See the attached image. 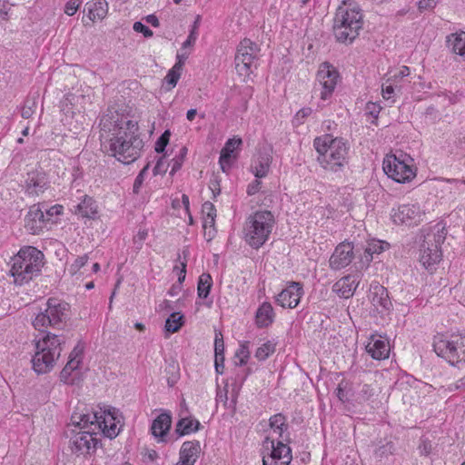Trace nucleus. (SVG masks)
Wrapping results in <instances>:
<instances>
[{
    "mask_svg": "<svg viewBox=\"0 0 465 465\" xmlns=\"http://www.w3.org/2000/svg\"><path fill=\"white\" fill-rule=\"evenodd\" d=\"M384 173L397 183H404L407 180V163L394 154L387 155L382 163Z\"/></svg>",
    "mask_w": 465,
    "mask_h": 465,
    "instance_id": "obj_16",
    "label": "nucleus"
},
{
    "mask_svg": "<svg viewBox=\"0 0 465 465\" xmlns=\"http://www.w3.org/2000/svg\"><path fill=\"white\" fill-rule=\"evenodd\" d=\"M446 233V227L442 223H437L421 231L420 262L430 272H434L442 260L440 246L445 241Z\"/></svg>",
    "mask_w": 465,
    "mask_h": 465,
    "instance_id": "obj_3",
    "label": "nucleus"
},
{
    "mask_svg": "<svg viewBox=\"0 0 465 465\" xmlns=\"http://www.w3.org/2000/svg\"><path fill=\"white\" fill-rule=\"evenodd\" d=\"M70 305L56 298H49L45 312L38 313L33 321L35 330L45 331L48 327L62 329L63 323L68 318Z\"/></svg>",
    "mask_w": 465,
    "mask_h": 465,
    "instance_id": "obj_10",
    "label": "nucleus"
},
{
    "mask_svg": "<svg viewBox=\"0 0 465 465\" xmlns=\"http://www.w3.org/2000/svg\"><path fill=\"white\" fill-rule=\"evenodd\" d=\"M214 224H215V217H213V218H203V228L206 230V229H210L207 232H205V235H208V241H211L213 237H214V234H215V229H214Z\"/></svg>",
    "mask_w": 465,
    "mask_h": 465,
    "instance_id": "obj_45",
    "label": "nucleus"
},
{
    "mask_svg": "<svg viewBox=\"0 0 465 465\" xmlns=\"http://www.w3.org/2000/svg\"><path fill=\"white\" fill-rule=\"evenodd\" d=\"M183 63L180 60L175 63V64L169 70L167 75L165 76L166 83L173 88L178 80L180 79L182 70H183Z\"/></svg>",
    "mask_w": 465,
    "mask_h": 465,
    "instance_id": "obj_35",
    "label": "nucleus"
},
{
    "mask_svg": "<svg viewBox=\"0 0 465 465\" xmlns=\"http://www.w3.org/2000/svg\"><path fill=\"white\" fill-rule=\"evenodd\" d=\"M262 455L263 465H289L292 459V450L288 445L282 441L275 445L270 437L263 440Z\"/></svg>",
    "mask_w": 465,
    "mask_h": 465,
    "instance_id": "obj_12",
    "label": "nucleus"
},
{
    "mask_svg": "<svg viewBox=\"0 0 465 465\" xmlns=\"http://www.w3.org/2000/svg\"><path fill=\"white\" fill-rule=\"evenodd\" d=\"M81 4V0H69L64 7V13L68 15H73L76 13Z\"/></svg>",
    "mask_w": 465,
    "mask_h": 465,
    "instance_id": "obj_51",
    "label": "nucleus"
},
{
    "mask_svg": "<svg viewBox=\"0 0 465 465\" xmlns=\"http://www.w3.org/2000/svg\"><path fill=\"white\" fill-rule=\"evenodd\" d=\"M144 178L142 176V174H138L134 180V185H133V192L134 193H138L140 192V188L143 185Z\"/></svg>",
    "mask_w": 465,
    "mask_h": 465,
    "instance_id": "obj_62",
    "label": "nucleus"
},
{
    "mask_svg": "<svg viewBox=\"0 0 465 465\" xmlns=\"http://www.w3.org/2000/svg\"><path fill=\"white\" fill-rule=\"evenodd\" d=\"M64 342V339L51 332H46L43 338L35 341L36 351L32 358V364L36 373L45 374L54 368L60 357Z\"/></svg>",
    "mask_w": 465,
    "mask_h": 465,
    "instance_id": "obj_5",
    "label": "nucleus"
},
{
    "mask_svg": "<svg viewBox=\"0 0 465 465\" xmlns=\"http://www.w3.org/2000/svg\"><path fill=\"white\" fill-rule=\"evenodd\" d=\"M172 424V416L168 412H163L153 421L151 430L154 437L163 438L168 433Z\"/></svg>",
    "mask_w": 465,
    "mask_h": 465,
    "instance_id": "obj_26",
    "label": "nucleus"
},
{
    "mask_svg": "<svg viewBox=\"0 0 465 465\" xmlns=\"http://www.w3.org/2000/svg\"><path fill=\"white\" fill-rule=\"evenodd\" d=\"M88 255L84 254L83 256H79L75 259L74 262L70 267V272L72 274L76 273L83 266L86 264L88 262Z\"/></svg>",
    "mask_w": 465,
    "mask_h": 465,
    "instance_id": "obj_46",
    "label": "nucleus"
},
{
    "mask_svg": "<svg viewBox=\"0 0 465 465\" xmlns=\"http://www.w3.org/2000/svg\"><path fill=\"white\" fill-rule=\"evenodd\" d=\"M224 369V355H215V370L218 373H223Z\"/></svg>",
    "mask_w": 465,
    "mask_h": 465,
    "instance_id": "obj_58",
    "label": "nucleus"
},
{
    "mask_svg": "<svg viewBox=\"0 0 465 465\" xmlns=\"http://www.w3.org/2000/svg\"><path fill=\"white\" fill-rule=\"evenodd\" d=\"M256 324L259 328L271 325L274 320L273 308L269 302H263L256 312Z\"/></svg>",
    "mask_w": 465,
    "mask_h": 465,
    "instance_id": "obj_28",
    "label": "nucleus"
},
{
    "mask_svg": "<svg viewBox=\"0 0 465 465\" xmlns=\"http://www.w3.org/2000/svg\"><path fill=\"white\" fill-rule=\"evenodd\" d=\"M395 79L391 82L389 79L385 84L382 85V96L384 99H390L391 97V94L394 93L395 89L401 90L402 86H398V78L400 77V80H402L404 77L403 72H400V75H395Z\"/></svg>",
    "mask_w": 465,
    "mask_h": 465,
    "instance_id": "obj_37",
    "label": "nucleus"
},
{
    "mask_svg": "<svg viewBox=\"0 0 465 465\" xmlns=\"http://www.w3.org/2000/svg\"><path fill=\"white\" fill-rule=\"evenodd\" d=\"M433 349L450 365L458 368L465 366V333H439L434 336Z\"/></svg>",
    "mask_w": 465,
    "mask_h": 465,
    "instance_id": "obj_6",
    "label": "nucleus"
},
{
    "mask_svg": "<svg viewBox=\"0 0 465 465\" xmlns=\"http://www.w3.org/2000/svg\"><path fill=\"white\" fill-rule=\"evenodd\" d=\"M339 73L335 67L329 63H322L317 73V80L322 87L321 98L326 100L332 94L337 84Z\"/></svg>",
    "mask_w": 465,
    "mask_h": 465,
    "instance_id": "obj_14",
    "label": "nucleus"
},
{
    "mask_svg": "<svg viewBox=\"0 0 465 465\" xmlns=\"http://www.w3.org/2000/svg\"><path fill=\"white\" fill-rule=\"evenodd\" d=\"M447 47L451 53L465 57V32L451 33L446 39Z\"/></svg>",
    "mask_w": 465,
    "mask_h": 465,
    "instance_id": "obj_27",
    "label": "nucleus"
},
{
    "mask_svg": "<svg viewBox=\"0 0 465 465\" xmlns=\"http://www.w3.org/2000/svg\"><path fill=\"white\" fill-rule=\"evenodd\" d=\"M359 281L353 275H347L340 279L333 285V291L338 293L340 297L348 299L351 297L356 291Z\"/></svg>",
    "mask_w": 465,
    "mask_h": 465,
    "instance_id": "obj_23",
    "label": "nucleus"
},
{
    "mask_svg": "<svg viewBox=\"0 0 465 465\" xmlns=\"http://www.w3.org/2000/svg\"><path fill=\"white\" fill-rule=\"evenodd\" d=\"M261 184L262 183L259 180L253 181L252 183L248 185L247 193L249 195L255 194L259 191Z\"/></svg>",
    "mask_w": 465,
    "mask_h": 465,
    "instance_id": "obj_57",
    "label": "nucleus"
},
{
    "mask_svg": "<svg viewBox=\"0 0 465 465\" xmlns=\"http://www.w3.org/2000/svg\"><path fill=\"white\" fill-rule=\"evenodd\" d=\"M73 371H74L73 370H70V368H68V366L65 365L60 372L61 381H63L66 384H70V385L79 384L82 380L80 377H75V376L71 378Z\"/></svg>",
    "mask_w": 465,
    "mask_h": 465,
    "instance_id": "obj_41",
    "label": "nucleus"
},
{
    "mask_svg": "<svg viewBox=\"0 0 465 465\" xmlns=\"http://www.w3.org/2000/svg\"><path fill=\"white\" fill-rule=\"evenodd\" d=\"M353 249V245L350 242L339 243L330 257V268L338 271L348 266L354 258Z\"/></svg>",
    "mask_w": 465,
    "mask_h": 465,
    "instance_id": "obj_15",
    "label": "nucleus"
},
{
    "mask_svg": "<svg viewBox=\"0 0 465 465\" xmlns=\"http://www.w3.org/2000/svg\"><path fill=\"white\" fill-rule=\"evenodd\" d=\"M372 395V390L368 384H364L361 391V397L362 400L367 401Z\"/></svg>",
    "mask_w": 465,
    "mask_h": 465,
    "instance_id": "obj_61",
    "label": "nucleus"
},
{
    "mask_svg": "<svg viewBox=\"0 0 465 465\" xmlns=\"http://www.w3.org/2000/svg\"><path fill=\"white\" fill-rule=\"evenodd\" d=\"M249 342L246 341L240 345V348L237 350L235 353V357L239 359V365H244L247 363V361L250 357V351L248 348Z\"/></svg>",
    "mask_w": 465,
    "mask_h": 465,
    "instance_id": "obj_42",
    "label": "nucleus"
},
{
    "mask_svg": "<svg viewBox=\"0 0 465 465\" xmlns=\"http://www.w3.org/2000/svg\"><path fill=\"white\" fill-rule=\"evenodd\" d=\"M183 315L180 312H173L165 321V330L168 332L174 333L183 325Z\"/></svg>",
    "mask_w": 465,
    "mask_h": 465,
    "instance_id": "obj_34",
    "label": "nucleus"
},
{
    "mask_svg": "<svg viewBox=\"0 0 465 465\" xmlns=\"http://www.w3.org/2000/svg\"><path fill=\"white\" fill-rule=\"evenodd\" d=\"M124 128L110 138L109 151L119 162L129 164L140 157L144 143L138 134L137 122L128 121Z\"/></svg>",
    "mask_w": 465,
    "mask_h": 465,
    "instance_id": "obj_1",
    "label": "nucleus"
},
{
    "mask_svg": "<svg viewBox=\"0 0 465 465\" xmlns=\"http://www.w3.org/2000/svg\"><path fill=\"white\" fill-rule=\"evenodd\" d=\"M275 351V344L272 341H267L260 346L255 352V357L259 361L266 360Z\"/></svg>",
    "mask_w": 465,
    "mask_h": 465,
    "instance_id": "obj_40",
    "label": "nucleus"
},
{
    "mask_svg": "<svg viewBox=\"0 0 465 465\" xmlns=\"http://www.w3.org/2000/svg\"><path fill=\"white\" fill-rule=\"evenodd\" d=\"M313 145L319 153L317 160L325 170L336 173L347 163L349 147L342 139L325 134L315 138Z\"/></svg>",
    "mask_w": 465,
    "mask_h": 465,
    "instance_id": "obj_4",
    "label": "nucleus"
},
{
    "mask_svg": "<svg viewBox=\"0 0 465 465\" xmlns=\"http://www.w3.org/2000/svg\"><path fill=\"white\" fill-rule=\"evenodd\" d=\"M420 454H429L431 450V443L430 441H422V443L419 447Z\"/></svg>",
    "mask_w": 465,
    "mask_h": 465,
    "instance_id": "obj_64",
    "label": "nucleus"
},
{
    "mask_svg": "<svg viewBox=\"0 0 465 465\" xmlns=\"http://www.w3.org/2000/svg\"><path fill=\"white\" fill-rule=\"evenodd\" d=\"M134 30L137 33H142L144 37L153 36V31L142 22H135L133 26Z\"/></svg>",
    "mask_w": 465,
    "mask_h": 465,
    "instance_id": "obj_49",
    "label": "nucleus"
},
{
    "mask_svg": "<svg viewBox=\"0 0 465 465\" xmlns=\"http://www.w3.org/2000/svg\"><path fill=\"white\" fill-rule=\"evenodd\" d=\"M381 107L380 104L375 103H368L365 107V113L368 115H371L374 119L378 118V115L381 112Z\"/></svg>",
    "mask_w": 465,
    "mask_h": 465,
    "instance_id": "obj_48",
    "label": "nucleus"
},
{
    "mask_svg": "<svg viewBox=\"0 0 465 465\" xmlns=\"http://www.w3.org/2000/svg\"><path fill=\"white\" fill-rule=\"evenodd\" d=\"M44 259V253L35 247L22 248L11 261L9 273L14 278V283L22 286L39 276L45 264Z\"/></svg>",
    "mask_w": 465,
    "mask_h": 465,
    "instance_id": "obj_2",
    "label": "nucleus"
},
{
    "mask_svg": "<svg viewBox=\"0 0 465 465\" xmlns=\"http://www.w3.org/2000/svg\"><path fill=\"white\" fill-rule=\"evenodd\" d=\"M362 24L360 9L339 6L333 21V33L337 41L351 43L358 36Z\"/></svg>",
    "mask_w": 465,
    "mask_h": 465,
    "instance_id": "obj_7",
    "label": "nucleus"
},
{
    "mask_svg": "<svg viewBox=\"0 0 465 465\" xmlns=\"http://www.w3.org/2000/svg\"><path fill=\"white\" fill-rule=\"evenodd\" d=\"M213 286V278L209 273H203L198 280L197 293L202 299L208 297Z\"/></svg>",
    "mask_w": 465,
    "mask_h": 465,
    "instance_id": "obj_33",
    "label": "nucleus"
},
{
    "mask_svg": "<svg viewBox=\"0 0 465 465\" xmlns=\"http://www.w3.org/2000/svg\"><path fill=\"white\" fill-rule=\"evenodd\" d=\"M114 409L104 411L103 413L92 412L84 414L74 413L72 415L71 420L77 422L81 428L90 427L98 433L102 431L106 437L113 439L115 438L119 430L114 423L115 418L114 416Z\"/></svg>",
    "mask_w": 465,
    "mask_h": 465,
    "instance_id": "obj_9",
    "label": "nucleus"
},
{
    "mask_svg": "<svg viewBox=\"0 0 465 465\" xmlns=\"http://www.w3.org/2000/svg\"><path fill=\"white\" fill-rule=\"evenodd\" d=\"M366 351L375 360H383L389 357L390 346L386 340L372 335L366 345Z\"/></svg>",
    "mask_w": 465,
    "mask_h": 465,
    "instance_id": "obj_22",
    "label": "nucleus"
},
{
    "mask_svg": "<svg viewBox=\"0 0 465 465\" xmlns=\"http://www.w3.org/2000/svg\"><path fill=\"white\" fill-rule=\"evenodd\" d=\"M46 218L44 211L39 205L34 204L30 207L25 216V228L32 234H38L45 223Z\"/></svg>",
    "mask_w": 465,
    "mask_h": 465,
    "instance_id": "obj_19",
    "label": "nucleus"
},
{
    "mask_svg": "<svg viewBox=\"0 0 465 465\" xmlns=\"http://www.w3.org/2000/svg\"><path fill=\"white\" fill-rule=\"evenodd\" d=\"M312 110L310 107L302 108V109H301L300 111L297 112V114L295 115V119L302 123V121L304 118L308 117L312 114Z\"/></svg>",
    "mask_w": 465,
    "mask_h": 465,
    "instance_id": "obj_56",
    "label": "nucleus"
},
{
    "mask_svg": "<svg viewBox=\"0 0 465 465\" xmlns=\"http://www.w3.org/2000/svg\"><path fill=\"white\" fill-rule=\"evenodd\" d=\"M391 450H392V445L391 443H387L386 445L380 447L376 450V455L379 457H382V456L386 455L387 453H391L392 452Z\"/></svg>",
    "mask_w": 465,
    "mask_h": 465,
    "instance_id": "obj_60",
    "label": "nucleus"
},
{
    "mask_svg": "<svg viewBox=\"0 0 465 465\" xmlns=\"http://www.w3.org/2000/svg\"><path fill=\"white\" fill-rule=\"evenodd\" d=\"M84 352V346L81 345V344H77L74 350L71 351L70 355H69V359L70 358H74V360H78V359H81L82 360V354Z\"/></svg>",
    "mask_w": 465,
    "mask_h": 465,
    "instance_id": "obj_55",
    "label": "nucleus"
},
{
    "mask_svg": "<svg viewBox=\"0 0 465 465\" xmlns=\"http://www.w3.org/2000/svg\"><path fill=\"white\" fill-rule=\"evenodd\" d=\"M274 217L269 211H258L248 218L245 225V240L255 249L260 248L272 232Z\"/></svg>",
    "mask_w": 465,
    "mask_h": 465,
    "instance_id": "obj_8",
    "label": "nucleus"
},
{
    "mask_svg": "<svg viewBox=\"0 0 465 465\" xmlns=\"http://www.w3.org/2000/svg\"><path fill=\"white\" fill-rule=\"evenodd\" d=\"M390 247V243L385 241L380 240H371L368 242L366 247V252H371L372 255L374 253H381L383 251L387 250Z\"/></svg>",
    "mask_w": 465,
    "mask_h": 465,
    "instance_id": "obj_38",
    "label": "nucleus"
},
{
    "mask_svg": "<svg viewBox=\"0 0 465 465\" xmlns=\"http://www.w3.org/2000/svg\"><path fill=\"white\" fill-rule=\"evenodd\" d=\"M303 293L302 285L300 282H292L276 297V302L282 308H294Z\"/></svg>",
    "mask_w": 465,
    "mask_h": 465,
    "instance_id": "obj_17",
    "label": "nucleus"
},
{
    "mask_svg": "<svg viewBox=\"0 0 465 465\" xmlns=\"http://www.w3.org/2000/svg\"><path fill=\"white\" fill-rule=\"evenodd\" d=\"M128 121V119L120 117L118 114H105L100 120L101 131L104 133H110L112 137H115L116 133L125 130L124 127Z\"/></svg>",
    "mask_w": 465,
    "mask_h": 465,
    "instance_id": "obj_21",
    "label": "nucleus"
},
{
    "mask_svg": "<svg viewBox=\"0 0 465 465\" xmlns=\"http://www.w3.org/2000/svg\"><path fill=\"white\" fill-rule=\"evenodd\" d=\"M77 213L86 218H94L97 213V207L93 198L85 196L77 205Z\"/></svg>",
    "mask_w": 465,
    "mask_h": 465,
    "instance_id": "obj_31",
    "label": "nucleus"
},
{
    "mask_svg": "<svg viewBox=\"0 0 465 465\" xmlns=\"http://www.w3.org/2000/svg\"><path fill=\"white\" fill-rule=\"evenodd\" d=\"M38 94L29 98L25 101L22 108L21 115L24 119H29L35 112L37 106Z\"/></svg>",
    "mask_w": 465,
    "mask_h": 465,
    "instance_id": "obj_39",
    "label": "nucleus"
},
{
    "mask_svg": "<svg viewBox=\"0 0 465 465\" xmlns=\"http://www.w3.org/2000/svg\"><path fill=\"white\" fill-rule=\"evenodd\" d=\"M270 426L273 429L274 432L278 433L279 437L282 436L283 431L288 427L285 423V417L282 413L275 414L270 418Z\"/></svg>",
    "mask_w": 465,
    "mask_h": 465,
    "instance_id": "obj_36",
    "label": "nucleus"
},
{
    "mask_svg": "<svg viewBox=\"0 0 465 465\" xmlns=\"http://www.w3.org/2000/svg\"><path fill=\"white\" fill-rule=\"evenodd\" d=\"M165 163H166L165 156L163 155L158 159V161L153 170V175L165 173L167 172V166Z\"/></svg>",
    "mask_w": 465,
    "mask_h": 465,
    "instance_id": "obj_50",
    "label": "nucleus"
},
{
    "mask_svg": "<svg viewBox=\"0 0 465 465\" xmlns=\"http://www.w3.org/2000/svg\"><path fill=\"white\" fill-rule=\"evenodd\" d=\"M172 169L170 171V175H173L177 171H179L183 165L182 160L177 159L176 157L172 160Z\"/></svg>",
    "mask_w": 465,
    "mask_h": 465,
    "instance_id": "obj_63",
    "label": "nucleus"
},
{
    "mask_svg": "<svg viewBox=\"0 0 465 465\" xmlns=\"http://www.w3.org/2000/svg\"><path fill=\"white\" fill-rule=\"evenodd\" d=\"M200 426L201 424L197 420L182 418L176 424L175 432L179 436H183L197 431Z\"/></svg>",
    "mask_w": 465,
    "mask_h": 465,
    "instance_id": "obj_30",
    "label": "nucleus"
},
{
    "mask_svg": "<svg viewBox=\"0 0 465 465\" xmlns=\"http://www.w3.org/2000/svg\"><path fill=\"white\" fill-rule=\"evenodd\" d=\"M200 450L199 441L183 442L180 450V463L183 465H193Z\"/></svg>",
    "mask_w": 465,
    "mask_h": 465,
    "instance_id": "obj_25",
    "label": "nucleus"
},
{
    "mask_svg": "<svg viewBox=\"0 0 465 465\" xmlns=\"http://www.w3.org/2000/svg\"><path fill=\"white\" fill-rule=\"evenodd\" d=\"M370 299L372 305L380 313L390 310L391 302L389 298L387 289L382 285H380L379 283L371 285Z\"/></svg>",
    "mask_w": 465,
    "mask_h": 465,
    "instance_id": "obj_18",
    "label": "nucleus"
},
{
    "mask_svg": "<svg viewBox=\"0 0 465 465\" xmlns=\"http://www.w3.org/2000/svg\"><path fill=\"white\" fill-rule=\"evenodd\" d=\"M170 136H171V132L169 130H165L162 134L161 136L157 139L156 143H155V151L157 153H163L164 152L168 143H169V140H170Z\"/></svg>",
    "mask_w": 465,
    "mask_h": 465,
    "instance_id": "obj_43",
    "label": "nucleus"
},
{
    "mask_svg": "<svg viewBox=\"0 0 465 465\" xmlns=\"http://www.w3.org/2000/svg\"><path fill=\"white\" fill-rule=\"evenodd\" d=\"M219 335H220V337L218 336V334H216V336H215L214 351H215V355L221 356V355H224V342H223L222 334L219 333Z\"/></svg>",
    "mask_w": 465,
    "mask_h": 465,
    "instance_id": "obj_52",
    "label": "nucleus"
},
{
    "mask_svg": "<svg viewBox=\"0 0 465 465\" xmlns=\"http://www.w3.org/2000/svg\"><path fill=\"white\" fill-rule=\"evenodd\" d=\"M260 48L257 44L248 38L242 40L237 46L235 54V68L240 75L248 76L256 68Z\"/></svg>",
    "mask_w": 465,
    "mask_h": 465,
    "instance_id": "obj_11",
    "label": "nucleus"
},
{
    "mask_svg": "<svg viewBox=\"0 0 465 465\" xmlns=\"http://www.w3.org/2000/svg\"><path fill=\"white\" fill-rule=\"evenodd\" d=\"M88 17L93 22L96 19H103L108 12V4L105 0H96L94 3L86 4Z\"/></svg>",
    "mask_w": 465,
    "mask_h": 465,
    "instance_id": "obj_29",
    "label": "nucleus"
},
{
    "mask_svg": "<svg viewBox=\"0 0 465 465\" xmlns=\"http://www.w3.org/2000/svg\"><path fill=\"white\" fill-rule=\"evenodd\" d=\"M405 212V205L400 206L397 210L393 211V213L391 214V219L395 224L401 225L405 223V220L407 218V214Z\"/></svg>",
    "mask_w": 465,
    "mask_h": 465,
    "instance_id": "obj_44",
    "label": "nucleus"
},
{
    "mask_svg": "<svg viewBox=\"0 0 465 465\" xmlns=\"http://www.w3.org/2000/svg\"><path fill=\"white\" fill-rule=\"evenodd\" d=\"M73 425L79 428L80 430L74 433L70 439V449L73 453L77 456L86 455L95 451L98 440L96 438L97 432L90 427L81 428L77 422L72 420Z\"/></svg>",
    "mask_w": 465,
    "mask_h": 465,
    "instance_id": "obj_13",
    "label": "nucleus"
},
{
    "mask_svg": "<svg viewBox=\"0 0 465 465\" xmlns=\"http://www.w3.org/2000/svg\"><path fill=\"white\" fill-rule=\"evenodd\" d=\"M439 0H420L418 6L420 10H428L434 8Z\"/></svg>",
    "mask_w": 465,
    "mask_h": 465,
    "instance_id": "obj_53",
    "label": "nucleus"
},
{
    "mask_svg": "<svg viewBox=\"0 0 465 465\" xmlns=\"http://www.w3.org/2000/svg\"><path fill=\"white\" fill-rule=\"evenodd\" d=\"M272 161V149L263 147L259 151L254 165L252 166V173L257 178H263L267 175Z\"/></svg>",
    "mask_w": 465,
    "mask_h": 465,
    "instance_id": "obj_20",
    "label": "nucleus"
},
{
    "mask_svg": "<svg viewBox=\"0 0 465 465\" xmlns=\"http://www.w3.org/2000/svg\"><path fill=\"white\" fill-rule=\"evenodd\" d=\"M203 218L216 217V209L211 202H205L202 207Z\"/></svg>",
    "mask_w": 465,
    "mask_h": 465,
    "instance_id": "obj_47",
    "label": "nucleus"
},
{
    "mask_svg": "<svg viewBox=\"0 0 465 465\" xmlns=\"http://www.w3.org/2000/svg\"><path fill=\"white\" fill-rule=\"evenodd\" d=\"M45 185V178L39 173H29L26 179V189L29 193L38 194L43 192Z\"/></svg>",
    "mask_w": 465,
    "mask_h": 465,
    "instance_id": "obj_32",
    "label": "nucleus"
},
{
    "mask_svg": "<svg viewBox=\"0 0 465 465\" xmlns=\"http://www.w3.org/2000/svg\"><path fill=\"white\" fill-rule=\"evenodd\" d=\"M227 400H228L227 391L226 390H223V391L218 390L217 394H216L217 404L223 403L225 406L227 403Z\"/></svg>",
    "mask_w": 465,
    "mask_h": 465,
    "instance_id": "obj_59",
    "label": "nucleus"
},
{
    "mask_svg": "<svg viewBox=\"0 0 465 465\" xmlns=\"http://www.w3.org/2000/svg\"><path fill=\"white\" fill-rule=\"evenodd\" d=\"M439 0H420L418 6L420 10H428L434 8Z\"/></svg>",
    "mask_w": 465,
    "mask_h": 465,
    "instance_id": "obj_54",
    "label": "nucleus"
},
{
    "mask_svg": "<svg viewBox=\"0 0 465 465\" xmlns=\"http://www.w3.org/2000/svg\"><path fill=\"white\" fill-rule=\"evenodd\" d=\"M242 141L241 138H232L225 143L224 147L221 151L219 159L221 168L223 172H226V169L230 168L231 158L235 157L233 153L242 145Z\"/></svg>",
    "mask_w": 465,
    "mask_h": 465,
    "instance_id": "obj_24",
    "label": "nucleus"
}]
</instances>
